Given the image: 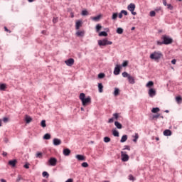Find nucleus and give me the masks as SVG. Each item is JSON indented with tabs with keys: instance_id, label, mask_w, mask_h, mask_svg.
Wrapping results in <instances>:
<instances>
[{
	"instance_id": "1",
	"label": "nucleus",
	"mask_w": 182,
	"mask_h": 182,
	"mask_svg": "<svg viewBox=\"0 0 182 182\" xmlns=\"http://www.w3.org/2000/svg\"><path fill=\"white\" fill-rule=\"evenodd\" d=\"M85 97L86 95L85 93L80 94V100H81L82 106H87V105L92 103V98H90V97Z\"/></svg>"
},
{
	"instance_id": "2",
	"label": "nucleus",
	"mask_w": 182,
	"mask_h": 182,
	"mask_svg": "<svg viewBox=\"0 0 182 182\" xmlns=\"http://www.w3.org/2000/svg\"><path fill=\"white\" fill-rule=\"evenodd\" d=\"M163 53H161V51H154V53H152L149 58L150 59H151L152 60H155L156 62H159L160 60V59H161L163 58Z\"/></svg>"
},
{
	"instance_id": "3",
	"label": "nucleus",
	"mask_w": 182,
	"mask_h": 182,
	"mask_svg": "<svg viewBox=\"0 0 182 182\" xmlns=\"http://www.w3.org/2000/svg\"><path fill=\"white\" fill-rule=\"evenodd\" d=\"M161 39L162 42L158 41L157 45H170V43H173V38H170L168 36H163Z\"/></svg>"
},
{
	"instance_id": "4",
	"label": "nucleus",
	"mask_w": 182,
	"mask_h": 182,
	"mask_svg": "<svg viewBox=\"0 0 182 182\" xmlns=\"http://www.w3.org/2000/svg\"><path fill=\"white\" fill-rule=\"evenodd\" d=\"M123 77H127L129 83L130 85H134L136 83V81L134 80V77L130 75L127 72L122 73Z\"/></svg>"
},
{
	"instance_id": "5",
	"label": "nucleus",
	"mask_w": 182,
	"mask_h": 182,
	"mask_svg": "<svg viewBox=\"0 0 182 182\" xmlns=\"http://www.w3.org/2000/svg\"><path fill=\"white\" fill-rule=\"evenodd\" d=\"M113 42L107 41V39L105 38L103 40L98 41L99 46H106L107 45H112Z\"/></svg>"
},
{
	"instance_id": "6",
	"label": "nucleus",
	"mask_w": 182,
	"mask_h": 182,
	"mask_svg": "<svg viewBox=\"0 0 182 182\" xmlns=\"http://www.w3.org/2000/svg\"><path fill=\"white\" fill-rule=\"evenodd\" d=\"M121 157H122V161H129V155L124 152V151H121Z\"/></svg>"
},
{
	"instance_id": "7",
	"label": "nucleus",
	"mask_w": 182,
	"mask_h": 182,
	"mask_svg": "<svg viewBox=\"0 0 182 182\" xmlns=\"http://www.w3.org/2000/svg\"><path fill=\"white\" fill-rule=\"evenodd\" d=\"M65 65H67V66H73V65L75 64V59L73 58H69L68 60L65 61Z\"/></svg>"
},
{
	"instance_id": "8",
	"label": "nucleus",
	"mask_w": 182,
	"mask_h": 182,
	"mask_svg": "<svg viewBox=\"0 0 182 182\" xmlns=\"http://www.w3.org/2000/svg\"><path fill=\"white\" fill-rule=\"evenodd\" d=\"M48 163H49L50 166H56V164L58 163V159H56V158H50L48 160Z\"/></svg>"
},
{
	"instance_id": "9",
	"label": "nucleus",
	"mask_w": 182,
	"mask_h": 182,
	"mask_svg": "<svg viewBox=\"0 0 182 182\" xmlns=\"http://www.w3.org/2000/svg\"><path fill=\"white\" fill-rule=\"evenodd\" d=\"M85 31L84 30H78L76 33L75 35L76 36H77L78 38H83V36H85Z\"/></svg>"
},
{
	"instance_id": "10",
	"label": "nucleus",
	"mask_w": 182,
	"mask_h": 182,
	"mask_svg": "<svg viewBox=\"0 0 182 182\" xmlns=\"http://www.w3.org/2000/svg\"><path fill=\"white\" fill-rule=\"evenodd\" d=\"M53 144L54 146H60V144H62V141L58 138H55L53 140Z\"/></svg>"
},
{
	"instance_id": "11",
	"label": "nucleus",
	"mask_w": 182,
	"mask_h": 182,
	"mask_svg": "<svg viewBox=\"0 0 182 182\" xmlns=\"http://www.w3.org/2000/svg\"><path fill=\"white\" fill-rule=\"evenodd\" d=\"M128 11H130V12H133L134 9H136V5L133 3H131L129 5L127 6Z\"/></svg>"
},
{
	"instance_id": "12",
	"label": "nucleus",
	"mask_w": 182,
	"mask_h": 182,
	"mask_svg": "<svg viewBox=\"0 0 182 182\" xmlns=\"http://www.w3.org/2000/svg\"><path fill=\"white\" fill-rule=\"evenodd\" d=\"M75 159H77L79 161H85L86 160V158L83 155H76Z\"/></svg>"
},
{
	"instance_id": "13",
	"label": "nucleus",
	"mask_w": 182,
	"mask_h": 182,
	"mask_svg": "<svg viewBox=\"0 0 182 182\" xmlns=\"http://www.w3.org/2000/svg\"><path fill=\"white\" fill-rule=\"evenodd\" d=\"M114 75H120V65H117L114 70Z\"/></svg>"
},
{
	"instance_id": "14",
	"label": "nucleus",
	"mask_w": 182,
	"mask_h": 182,
	"mask_svg": "<svg viewBox=\"0 0 182 182\" xmlns=\"http://www.w3.org/2000/svg\"><path fill=\"white\" fill-rule=\"evenodd\" d=\"M149 95L150 97H154V96H156V90L151 88L149 90Z\"/></svg>"
},
{
	"instance_id": "15",
	"label": "nucleus",
	"mask_w": 182,
	"mask_h": 182,
	"mask_svg": "<svg viewBox=\"0 0 182 182\" xmlns=\"http://www.w3.org/2000/svg\"><path fill=\"white\" fill-rule=\"evenodd\" d=\"M16 163H18V161H16V159L10 160L9 161V166H11V167H15L16 166Z\"/></svg>"
},
{
	"instance_id": "16",
	"label": "nucleus",
	"mask_w": 182,
	"mask_h": 182,
	"mask_svg": "<svg viewBox=\"0 0 182 182\" xmlns=\"http://www.w3.org/2000/svg\"><path fill=\"white\" fill-rule=\"evenodd\" d=\"M81 26H82V22L80 21H77L75 23V29L77 31H79Z\"/></svg>"
},
{
	"instance_id": "17",
	"label": "nucleus",
	"mask_w": 182,
	"mask_h": 182,
	"mask_svg": "<svg viewBox=\"0 0 182 182\" xmlns=\"http://www.w3.org/2000/svg\"><path fill=\"white\" fill-rule=\"evenodd\" d=\"M63 154H64V156H69L70 154V149H64Z\"/></svg>"
},
{
	"instance_id": "18",
	"label": "nucleus",
	"mask_w": 182,
	"mask_h": 182,
	"mask_svg": "<svg viewBox=\"0 0 182 182\" xmlns=\"http://www.w3.org/2000/svg\"><path fill=\"white\" fill-rule=\"evenodd\" d=\"M25 121L27 124H29V123H31V122H32V118L28 115H26L25 116Z\"/></svg>"
},
{
	"instance_id": "19",
	"label": "nucleus",
	"mask_w": 182,
	"mask_h": 182,
	"mask_svg": "<svg viewBox=\"0 0 182 182\" xmlns=\"http://www.w3.org/2000/svg\"><path fill=\"white\" fill-rule=\"evenodd\" d=\"M172 132L170 129H166L165 131H164V136H171Z\"/></svg>"
},
{
	"instance_id": "20",
	"label": "nucleus",
	"mask_w": 182,
	"mask_h": 182,
	"mask_svg": "<svg viewBox=\"0 0 182 182\" xmlns=\"http://www.w3.org/2000/svg\"><path fill=\"white\" fill-rule=\"evenodd\" d=\"M125 141H127V135H123L120 140L121 143H124Z\"/></svg>"
},
{
	"instance_id": "21",
	"label": "nucleus",
	"mask_w": 182,
	"mask_h": 182,
	"mask_svg": "<svg viewBox=\"0 0 182 182\" xmlns=\"http://www.w3.org/2000/svg\"><path fill=\"white\" fill-rule=\"evenodd\" d=\"M134 138L133 141L134 143H137V139H139V134L136 133L134 135L132 136Z\"/></svg>"
},
{
	"instance_id": "22",
	"label": "nucleus",
	"mask_w": 182,
	"mask_h": 182,
	"mask_svg": "<svg viewBox=\"0 0 182 182\" xmlns=\"http://www.w3.org/2000/svg\"><path fill=\"white\" fill-rule=\"evenodd\" d=\"M98 89L100 93H103V85L102 83L98 84Z\"/></svg>"
},
{
	"instance_id": "23",
	"label": "nucleus",
	"mask_w": 182,
	"mask_h": 182,
	"mask_svg": "<svg viewBox=\"0 0 182 182\" xmlns=\"http://www.w3.org/2000/svg\"><path fill=\"white\" fill-rule=\"evenodd\" d=\"M114 125L116 126V127L117 129H122V127H123V126L122 125V124H120L119 122L116 121L114 122Z\"/></svg>"
},
{
	"instance_id": "24",
	"label": "nucleus",
	"mask_w": 182,
	"mask_h": 182,
	"mask_svg": "<svg viewBox=\"0 0 182 182\" xmlns=\"http://www.w3.org/2000/svg\"><path fill=\"white\" fill-rule=\"evenodd\" d=\"M159 112H160V108L159 107L152 108L151 109L152 113H159Z\"/></svg>"
},
{
	"instance_id": "25",
	"label": "nucleus",
	"mask_w": 182,
	"mask_h": 182,
	"mask_svg": "<svg viewBox=\"0 0 182 182\" xmlns=\"http://www.w3.org/2000/svg\"><path fill=\"white\" fill-rule=\"evenodd\" d=\"M118 16H119V14L117 13H113L112 16V19L113 21H116L117 19Z\"/></svg>"
},
{
	"instance_id": "26",
	"label": "nucleus",
	"mask_w": 182,
	"mask_h": 182,
	"mask_svg": "<svg viewBox=\"0 0 182 182\" xmlns=\"http://www.w3.org/2000/svg\"><path fill=\"white\" fill-rule=\"evenodd\" d=\"M112 134L113 136H114V137H119V132L116 129H114L112 131Z\"/></svg>"
},
{
	"instance_id": "27",
	"label": "nucleus",
	"mask_w": 182,
	"mask_h": 182,
	"mask_svg": "<svg viewBox=\"0 0 182 182\" xmlns=\"http://www.w3.org/2000/svg\"><path fill=\"white\" fill-rule=\"evenodd\" d=\"M119 93H120V90L119 88H115L114 92V96H119Z\"/></svg>"
},
{
	"instance_id": "28",
	"label": "nucleus",
	"mask_w": 182,
	"mask_h": 182,
	"mask_svg": "<svg viewBox=\"0 0 182 182\" xmlns=\"http://www.w3.org/2000/svg\"><path fill=\"white\" fill-rule=\"evenodd\" d=\"M36 157L37 159H42V157H43L42 152H37L36 154Z\"/></svg>"
},
{
	"instance_id": "29",
	"label": "nucleus",
	"mask_w": 182,
	"mask_h": 182,
	"mask_svg": "<svg viewBox=\"0 0 182 182\" xmlns=\"http://www.w3.org/2000/svg\"><path fill=\"white\" fill-rule=\"evenodd\" d=\"M154 85V82L153 81H149L148 83L146 84V87H151V86Z\"/></svg>"
},
{
	"instance_id": "30",
	"label": "nucleus",
	"mask_w": 182,
	"mask_h": 182,
	"mask_svg": "<svg viewBox=\"0 0 182 182\" xmlns=\"http://www.w3.org/2000/svg\"><path fill=\"white\" fill-rule=\"evenodd\" d=\"M6 89V84H0V90H5Z\"/></svg>"
},
{
	"instance_id": "31",
	"label": "nucleus",
	"mask_w": 182,
	"mask_h": 182,
	"mask_svg": "<svg viewBox=\"0 0 182 182\" xmlns=\"http://www.w3.org/2000/svg\"><path fill=\"white\" fill-rule=\"evenodd\" d=\"M43 139L45 140H49L50 139V134H46L43 136Z\"/></svg>"
},
{
	"instance_id": "32",
	"label": "nucleus",
	"mask_w": 182,
	"mask_h": 182,
	"mask_svg": "<svg viewBox=\"0 0 182 182\" xmlns=\"http://www.w3.org/2000/svg\"><path fill=\"white\" fill-rule=\"evenodd\" d=\"M117 33H119V35H122V33H123V28H118L117 29Z\"/></svg>"
},
{
	"instance_id": "33",
	"label": "nucleus",
	"mask_w": 182,
	"mask_h": 182,
	"mask_svg": "<svg viewBox=\"0 0 182 182\" xmlns=\"http://www.w3.org/2000/svg\"><path fill=\"white\" fill-rule=\"evenodd\" d=\"M176 100L177 103H181L182 98H181V97L178 96V97H176Z\"/></svg>"
},
{
	"instance_id": "34",
	"label": "nucleus",
	"mask_w": 182,
	"mask_h": 182,
	"mask_svg": "<svg viewBox=\"0 0 182 182\" xmlns=\"http://www.w3.org/2000/svg\"><path fill=\"white\" fill-rule=\"evenodd\" d=\"M99 36H107V33L106 31H102L99 33Z\"/></svg>"
},
{
	"instance_id": "35",
	"label": "nucleus",
	"mask_w": 182,
	"mask_h": 182,
	"mask_svg": "<svg viewBox=\"0 0 182 182\" xmlns=\"http://www.w3.org/2000/svg\"><path fill=\"white\" fill-rule=\"evenodd\" d=\"M41 126L42 127H46V120H42L41 122Z\"/></svg>"
},
{
	"instance_id": "36",
	"label": "nucleus",
	"mask_w": 182,
	"mask_h": 182,
	"mask_svg": "<svg viewBox=\"0 0 182 182\" xmlns=\"http://www.w3.org/2000/svg\"><path fill=\"white\" fill-rule=\"evenodd\" d=\"M100 29H102V26L100 24H97L96 26V31H97V32H100Z\"/></svg>"
},
{
	"instance_id": "37",
	"label": "nucleus",
	"mask_w": 182,
	"mask_h": 182,
	"mask_svg": "<svg viewBox=\"0 0 182 182\" xmlns=\"http://www.w3.org/2000/svg\"><path fill=\"white\" fill-rule=\"evenodd\" d=\"M104 141H105V143H109V142H110V138H109L108 136H105V137L104 138Z\"/></svg>"
},
{
	"instance_id": "38",
	"label": "nucleus",
	"mask_w": 182,
	"mask_h": 182,
	"mask_svg": "<svg viewBox=\"0 0 182 182\" xmlns=\"http://www.w3.org/2000/svg\"><path fill=\"white\" fill-rule=\"evenodd\" d=\"M159 117H160V114L153 115L152 119L154 120L159 119Z\"/></svg>"
},
{
	"instance_id": "39",
	"label": "nucleus",
	"mask_w": 182,
	"mask_h": 182,
	"mask_svg": "<svg viewBox=\"0 0 182 182\" xmlns=\"http://www.w3.org/2000/svg\"><path fill=\"white\" fill-rule=\"evenodd\" d=\"M82 15L83 16H86L89 15V13L87 12V11L84 10V11H82Z\"/></svg>"
},
{
	"instance_id": "40",
	"label": "nucleus",
	"mask_w": 182,
	"mask_h": 182,
	"mask_svg": "<svg viewBox=\"0 0 182 182\" xmlns=\"http://www.w3.org/2000/svg\"><path fill=\"white\" fill-rule=\"evenodd\" d=\"M22 178H22V176L18 175L16 181V182H19V181H21V180H22Z\"/></svg>"
},
{
	"instance_id": "41",
	"label": "nucleus",
	"mask_w": 182,
	"mask_h": 182,
	"mask_svg": "<svg viewBox=\"0 0 182 182\" xmlns=\"http://www.w3.org/2000/svg\"><path fill=\"white\" fill-rule=\"evenodd\" d=\"M43 177H49V173L46 171L43 172Z\"/></svg>"
},
{
	"instance_id": "42",
	"label": "nucleus",
	"mask_w": 182,
	"mask_h": 182,
	"mask_svg": "<svg viewBox=\"0 0 182 182\" xmlns=\"http://www.w3.org/2000/svg\"><path fill=\"white\" fill-rule=\"evenodd\" d=\"M99 19H100V16H97L92 18V20L95 21H99Z\"/></svg>"
},
{
	"instance_id": "43",
	"label": "nucleus",
	"mask_w": 182,
	"mask_h": 182,
	"mask_svg": "<svg viewBox=\"0 0 182 182\" xmlns=\"http://www.w3.org/2000/svg\"><path fill=\"white\" fill-rule=\"evenodd\" d=\"M129 65V61H124L122 63L123 68H126Z\"/></svg>"
},
{
	"instance_id": "44",
	"label": "nucleus",
	"mask_w": 182,
	"mask_h": 182,
	"mask_svg": "<svg viewBox=\"0 0 182 182\" xmlns=\"http://www.w3.org/2000/svg\"><path fill=\"white\" fill-rule=\"evenodd\" d=\"M98 77L99 79H103V77H105V73H100Z\"/></svg>"
},
{
	"instance_id": "45",
	"label": "nucleus",
	"mask_w": 182,
	"mask_h": 182,
	"mask_svg": "<svg viewBox=\"0 0 182 182\" xmlns=\"http://www.w3.org/2000/svg\"><path fill=\"white\" fill-rule=\"evenodd\" d=\"M168 9H170V11H173L174 9V7L171 4H167Z\"/></svg>"
},
{
	"instance_id": "46",
	"label": "nucleus",
	"mask_w": 182,
	"mask_h": 182,
	"mask_svg": "<svg viewBox=\"0 0 182 182\" xmlns=\"http://www.w3.org/2000/svg\"><path fill=\"white\" fill-rule=\"evenodd\" d=\"M82 167H89V164L87 162H83L82 164Z\"/></svg>"
},
{
	"instance_id": "47",
	"label": "nucleus",
	"mask_w": 182,
	"mask_h": 182,
	"mask_svg": "<svg viewBox=\"0 0 182 182\" xmlns=\"http://www.w3.org/2000/svg\"><path fill=\"white\" fill-rule=\"evenodd\" d=\"M150 16H156V11H150Z\"/></svg>"
},
{
	"instance_id": "48",
	"label": "nucleus",
	"mask_w": 182,
	"mask_h": 182,
	"mask_svg": "<svg viewBox=\"0 0 182 182\" xmlns=\"http://www.w3.org/2000/svg\"><path fill=\"white\" fill-rule=\"evenodd\" d=\"M113 116H114V119H116V120H117V119H119V114H117V113L113 114Z\"/></svg>"
},
{
	"instance_id": "49",
	"label": "nucleus",
	"mask_w": 182,
	"mask_h": 182,
	"mask_svg": "<svg viewBox=\"0 0 182 182\" xmlns=\"http://www.w3.org/2000/svg\"><path fill=\"white\" fill-rule=\"evenodd\" d=\"M124 150H129V151H130V146H129L127 145H125L124 148Z\"/></svg>"
},
{
	"instance_id": "50",
	"label": "nucleus",
	"mask_w": 182,
	"mask_h": 182,
	"mask_svg": "<svg viewBox=\"0 0 182 182\" xmlns=\"http://www.w3.org/2000/svg\"><path fill=\"white\" fill-rule=\"evenodd\" d=\"M129 179L132 180V181H134V177L132 175L129 176Z\"/></svg>"
},
{
	"instance_id": "51",
	"label": "nucleus",
	"mask_w": 182,
	"mask_h": 182,
	"mask_svg": "<svg viewBox=\"0 0 182 182\" xmlns=\"http://www.w3.org/2000/svg\"><path fill=\"white\" fill-rule=\"evenodd\" d=\"M121 14H124L125 16H127V11H125V10H122V11H121Z\"/></svg>"
},
{
	"instance_id": "52",
	"label": "nucleus",
	"mask_w": 182,
	"mask_h": 182,
	"mask_svg": "<svg viewBox=\"0 0 182 182\" xmlns=\"http://www.w3.org/2000/svg\"><path fill=\"white\" fill-rule=\"evenodd\" d=\"M4 31L6 32H8L9 33H11V30L8 29V28H6V26L4 27Z\"/></svg>"
},
{
	"instance_id": "53",
	"label": "nucleus",
	"mask_w": 182,
	"mask_h": 182,
	"mask_svg": "<svg viewBox=\"0 0 182 182\" xmlns=\"http://www.w3.org/2000/svg\"><path fill=\"white\" fill-rule=\"evenodd\" d=\"M119 19H122L123 18V14L122 12H120L118 15Z\"/></svg>"
},
{
	"instance_id": "54",
	"label": "nucleus",
	"mask_w": 182,
	"mask_h": 182,
	"mask_svg": "<svg viewBox=\"0 0 182 182\" xmlns=\"http://www.w3.org/2000/svg\"><path fill=\"white\" fill-rule=\"evenodd\" d=\"M177 62V60L176 59H173L171 60V63L172 65H176V63Z\"/></svg>"
},
{
	"instance_id": "55",
	"label": "nucleus",
	"mask_w": 182,
	"mask_h": 182,
	"mask_svg": "<svg viewBox=\"0 0 182 182\" xmlns=\"http://www.w3.org/2000/svg\"><path fill=\"white\" fill-rule=\"evenodd\" d=\"M114 122V119L113 118H110L108 121V123H113Z\"/></svg>"
},
{
	"instance_id": "56",
	"label": "nucleus",
	"mask_w": 182,
	"mask_h": 182,
	"mask_svg": "<svg viewBox=\"0 0 182 182\" xmlns=\"http://www.w3.org/2000/svg\"><path fill=\"white\" fill-rule=\"evenodd\" d=\"M24 168H29V164H26L24 166H23Z\"/></svg>"
},
{
	"instance_id": "57",
	"label": "nucleus",
	"mask_w": 182,
	"mask_h": 182,
	"mask_svg": "<svg viewBox=\"0 0 182 182\" xmlns=\"http://www.w3.org/2000/svg\"><path fill=\"white\" fill-rule=\"evenodd\" d=\"M163 4L164 5V6H167V1L166 0H163Z\"/></svg>"
},
{
	"instance_id": "58",
	"label": "nucleus",
	"mask_w": 182,
	"mask_h": 182,
	"mask_svg": "<svg viewBox=\"0 0 182 182\" xmlns=\"http://www.w3.org/2000/svg\"><path fill=\"white\" fill-rule=\"evenodd\" d=\"M53 22L54 23H55V22H58V19L53 18Z\"/></svg>"
},
{
	"instance_id": "59",
	"label": "nucleus",
	"mask_w": 182,
	"mask_h": 182,
	"mask_svg": "<svg viewBox=\"0 0 182 182\" xmlns=\"http://www.w3.org/2000/svg\"><path fill=\"white\" fill-rule=\"evenodd\" d=\"M132 15H137V13L134 12V11H131Z\"/></svg>"
},
{
	"instance_id": "60",
	"label": "nucleus",
	"mask_w": 182,
	"mask_h": 182,
	"mask_svg": "<svg viewBox=\"0 0 182 182\" xmlns=\"http://www.w3.org/2000/svg\"><path fill=\"white\" fill-rule=\"evenodd\" d=\"M0 181H1V182H6V180L1 178V179L0 180Z\"/></svg>"
},
{
	"instance_id": "61",
	"label": "nucleus",
	"mask_w": 182,
	"mask_h": 182,
	"mask_svg": "<svg viewBox=\"0 0 182 182\" xmlns=\"http://www.w3.org/2000/svg\"><path fill=\"white\" fill-rule=\"evenodd\" d=\"M4 122H8V118H6V117H5V118H4Z\"/></svg>"
},
{
	"instance_id": "62",
	"label": "nucleus",
	"mask_w": 182,
	"mask_h": 182,
	"mask_svg": "<svg viewBox=\"0 0 182 182\" xmlns=\"http://www.w3.org/2000/svg\"><path fill=\"white\" fill-rule=\"evenodd\" d=\"M8 154L6 152H3V156H6Z\"/></svg>"
},
{
	"instance_id": "63",
	"label": "nucleus",
	"mask_w": 182,
	"mask_h": 182,
	"mask_svg": "<svg viewBox=\"0 0 182 182\" xmlns=\"http://www.w3.org/2000/svg\"><path fill=\"white\" fill-rule=\"evenodd\" d=\"M135 29H136V27H132V28H131L132 31H134Z\"/></svg>"
},
{
	"instance_id": "64",
	"label": "nucleus",
	"mask_w": 182,
	"mask_h": 182,
	"mask_svg": "<svg viewBox=\"0 0 182 182\" xmlns=\"http://www.w3.org/2000/svg\"><path fill=\"white\" fill-rule=\"evenodd\" d=\"M34 0H28V2H33Z\"/></svg>"
}]
</instances>
